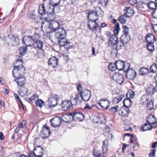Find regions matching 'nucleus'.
Segmentation results:
<instances>
[{"instance_id": "1", "label": "nucleus", "mask_w": 157, "mask_h": 157, "mask_svg": "<svg viewBox=\"0 0 157 157\" xmlns=\"http://www.w3.org/2000/svg\"><path fill=\"white\" fill-rule=\"evenodd\" d=\"M37 34L36 32L32 35L25 36L22 40L23 43L27 46H33L35 40L34 36H36Z\"/></svg>"}, {"instance_id": "2", "label": "nucleus", "mask_w": 157, "mask_h": 157, "mask_svg": "<svg viewBox=\"0 0 157 157\" xmlns=\"http://www.w3.org/2000/svg\"><path fill=\"white\" fill-rule=\"evenodd\" d=\"M35 39L34 43L33 45V47L36 49L37 50H43L44 43L43 42L40 40L41 35L38 33L37 35L34 36Z\"/></svg>"}, {"instance_id": "3", "label": "nucleus", "mask_w": 157, "mask_h": 157, "mask_svg": "<svg viewBox=\"0 0 157 157\" xmlns=\"http://www.w3.org/2000/svg\"><path fill=\"white\" fill-rule=\"evenodd\" d=\"M25 68L23 65H16L14 66V68L13 70V74L14 76H17V75H24L25 74Z\"/></svg>"}, {"instance_id": "4", "label": "nucleus", "mask_w": 157, "mask_h": 157, "mask_svg": "<svg viewBox=\"0 0 157 157\" xmlns=\"http://www.w3.org/2000/svg\"><path fill=\"white\" fill-rule=\"evenodd\" d=\"M38 140V138H35L33 153L35 156L37 157H43L42 155H43L44 153V151L43 147L40 146H36V142Z\"/></svg>"}, {"instance_id": "5", "label": "nucleus", "mask_w": 157, "mask_h": 157, "mask_svg": "<svg viewBox=\"0 0 157 157\" xmlns=\"http://www.w3.org/2000/svg\"><path fill=\"white\" fill-rule=\"evenodd\" d=\"M126 65L128 67L126 69L125 72H126V76L127 78L130 80L134 79L136 76V73L132 69H129L130 65L128 63H127Z\"/></svg>"}, {"instance_id": "6", "label": "nucleus", "mask_w": 157, "mask_h": 157, "mask_svg": "<svg viewBox=\"0 0 157 157\" xmlns=\"http://www.w3.org/2000/svg\"><path fill=\"white\" fill-rule=\"evenodd\" d=\"M15 78L14 81L17 83V86L21 87L25 84L26 79L24 75H17V76H14Z\"/></svg>"}, {"instance_id": "7", "label": "nucleus", "mask_w": 157, "mask_h": 157, "mask_svg": "<svg viewBox=\"0 0 157 157\" xmlns=\"http://www.w3.org/2000/svg\"><path fill=\"white\" fill-rule=\"evenodd\" d=\"M59 100V96L57 94H53L48 100L50 107L55 106L57 104V101Z\"/></svg>"}, {"instance_id": "8", "label": "nucleus", "mask_w": 157, "mask_h": 157, "mask_svg": "<svg viewBox=\"0 0 157 157\" xmlns=\"http://www.w3.org/2000/svg\"><path fill=\"white\" fill-rule=\"evenodd\" d=\"M108 140L107 139L103 141L102 152L99 154V157H104V155L107 153L108 150Z\"/></svg>"}, {"instance_id": "9", "label": "nucleus", "mask_w": 157, "mask_h": 157, "mask_svg": "<svg viewBox=\"0 0 157 157\" xmlns=\"http://www.w3.org/2000/svg\"><path fill=\"white\" fill-rule=\"evenodd\" d=\"M50 133L49 127L46 126V125H44L42 127L40 134L43 138H45L48 137L49 136Z\"/></svg>"}, {"instance_id": "10", "label": "nucleus", "mask_w": 157, "mask_h": 157, "mask_svg": "<svg viewBox=\"0 0 157 157\" xmlns=\"http://www.w3.org/2000/svg\"><path fill=\"white\" fill-rule=\"evenodd\" d=\"M113 79L120 84L123 82L124 78L123 75L119 72L115 73L113 77Z\"/></svg>"}, {"instance_id": "11", "label": "nucleus", "mask_w": 157, "mask_h": 157, "mask_svg": "<svg viewBox=\"0 0 157 157\" xmlns=\"http://www.w3.org/2000/svg\"><path fill=\"white\" fill-rule=\"evenodd\" d=\"M79 93L81 94L82 100L85 101H88L91 96V92L88 90H85L83 91H80Z\"/></svg>"}, {"instance_id": "12", "label": "nucleus", "mask_w": 157, "mask_h": 157, "mask_svg": "<svg viewBox=\"0 0 157 157\" xmlns=\"http://www.w3.org/2000/svg\"><path fill=\"white\" fill-rule=\"evenodd\" d=\"M99 105L102 108L107 109L109 107L110 104L109 101L106 98H103L101 99L99 102Z\"/></svg>"}, {"instance_id": "13", "label": "nucleus", "mask_w": 157, "mask_h": 157, "mask_svg": "<svg viewBox=\"0 0 157 157\" xmlns=\"http://www.w3.org/2000/svg\"><path fill=\"white\" fill-rule=\"evenodd\" d=\"M97 20V19L94 21L92 19H89L87 23L88 27L89 29L92 30H95L98 26V24L96 22Z\"/></svg>"}, {"instance_id": "14", "label": "nucleus", "mask_w": 157, "mask_h": 157, "mask_svg": "<svg viewBox=\"0 0 157 157\" xmlns=\"http://www.w3.org/2000/svg\"><path fill=\"white\" fill-rule=\"evenodd\" d=\"M57 32H56L55 34V37L57 39H60L62 38L65 37L67 36V33L65 30L63 28L59 29Z\"/></svg>"}, {"instance_id": "15", "label": "nucleus", "mask_w": 157, "mask_h": 157, "mask_svg": "<svg viewBox=\"0 0 157 157\" xmlns=\"http://www.w3.org/2000/svg\"><path fill=\"white\" fill-rule=\"evenodd\" d=\"M51 125L53 127H56L59 126L61 123V119L59 117H56L50 120Z\"/></svg>"}, {"instance_id": "16", "label": "nucleus", "mask_w": 157, "mask_h": 157, "mask_svg": "<svg viewBox=\"0 0 157 157\" xmlns=\"http://www.w3.org/2000/svg\"><path fill=\"white\" fill-rule=\"evenodd\" d=\"M48 27L55 32L59 30V29H61L59 28V23L56 21H52V23H50Z\"/></svg>"}, {"instance_id": "17", "label": "nucleus", "mask_w": 157, "mask_h": 157, "mask_svg": "<svg viewBox=\"0 0 157 157\" xmlns=\"http://www.w3.org/2000/svg\"><path fill=\"white\" fill-rule=\"evenodd\" d=\"M59 59L55 56L50 58L48 60V64L52 67L55 68L57 67Z\"/></svg>"}, {"instance_id": "18", "label": "nucleus", "mask_w": 157, "mask_h": 157, "mask_svg": "<svg viewBox=\"0 0 157 157\" xmlns=\"http://www.w3.org/2000/svg\"><path fill=\"white\" fill-rule=\"evenodd\" d=\"M58 43L59 46H64L67 45V49L70 48L71 46H68V44H70V42L68 41L65 38V37L59 39L58 41Z\"/></svg>"}, {"instance_id": "19", "label": "nucleus", "mask_w": 157, "mask_h": 157, "mask_svg": "<svg viewBox=\"0 0 157 157\" xmlns=\"http://www.w3.org/2000/svg\"><path fill=\"white\" fill-rule=\"evenodd\" d=\"M124 11V14L128 17H132L134 13L133 9L129 7H126Z\"/></svg>"}, {"instance_id": "20", "label": "nucleus", "mask_w": 157, "mask_h": 157, "mask_svg": "<svg viewBox=\"0 0 157 157\" xmlns=\"http://www.w3.org/2000/svg\"><path fill=\"white\" fill-rule=\"evenodd\" d=\"M116 67L119 70L121 71L123 70L124 71L126 70V67H127L126 64L125 65L124 62L119 60L116 61Z\"/></svg>"}, {"instance_id": "21", "label": "nucleus", "mask_w": 157, "mask_h": 157, "mask_svg": "<svg viewBox=\"0 0 157 157\" xmlns=\"http://www.w3.org/2000/svg\"><path fill=\"white\" fill-rule=\"evenodd\" d=\"M146 121L149 124H152L154 125H155L154 126L153 128L157 127V122L156 121V119L155 117L150 115L148 117L147 119L146 120Z\"/></svg>"}, {"instance_id": "22", "label": "nucleus", "mask_w": 157, "mask_h": 157, "mask_svg": "<svg viewBox=\"0 0 157 157\" xmlns=\"http://www.w3.org/2000/svg\"><path fill=\"white\" fill-rule=\"evenodd\" d=\"M117 38L115 35L112 34V36L109 38L108 44L109 46H114L117 43Z\"/></svg>"}, {"instance_id": "23", "label": "nucleus", "mask_w": 157, "mask_h": 157, "mask_svg": "<svg viewBox=\"0 0 157 157\" xmlns=\"http://www.w3.org/2000/svg\"><path fill=\"white\" fill-rule=\"evenodd\" d=\"M9 38L10 42L13 46L17 45L19 42L18 37H15L13 35H9Z\"/></svg>"}, {"instance_id": "24", "label": "nucleus", "mask_w": 157, "mask_h": 157, "mask_svg": "<svg viewBox=\"0 0 157 157\" xmlns=\"http://www.w3.org/2000/svg\"><path fill=\"white\" fill-rule=\"evenodd\" d=\"M72 105L71 101L68 100H65L62 103V107L65 110L70 109Z\"/></svg>"}, {"instance_id": "25", "label": "nucleus", "mask_w": 157, "mask_h": 157, "mask_svg": "<svg viewBox=\"0 0 157 157\" xmlns=\"http://www.w3.org/2000/svg\"><path fill=\"white\" fill-rule=\"evenodd\" d=\"M74 119H78L80 120H82L84 119V115L80 112H75L73 113L70 114Z\"/></svg>"}, {"instance_id": "26", "label": "nucleus", "mask_w": 157, "mask_h": 157, "mask_svg": "<svg viewBox=\"0 0 157 157\" xmlns=\"http://www.w3.org/2000/svg\"><path fill=\"white\" fill-rule=\"evenodd\" d=\"M129 112V109L128 108H126L125 109L121 108L118 110V113L122 117H127L128 115Z\"/></svg>"}, {"instance_id": "27", "label": "nucleus", "mask_w": 157, "mask_h": 157, "mask_svg": "<svg viewBox=\"0 0 157 157\" xmlns=\"http://www.w3.org/2000/svg\"><path fill=\"white\" fill-rule=\"evenodd\" d=\"M56 7H57L50 3L46 7L47 14L50 15L53 13Z\"/></svg>"}, {"instance_id": "28", "label": "nucleus", "mask_w": 157, "mask_h": 157, "mask_svg": "<svg viewBox=\"0 0 157 157\" xmlns=\"http://www.w3.org/2000/svg\"><path fill=\"white\" fill-rule=\"evenodd\" d=\"M39 13L41 15H43L46 14H47V11H46V8H45L44 4H42L39 6Z\"/></svg>"}, {"instance_id": "29", "label": "nucleus", "mask_w": 157, "mask_h": 157, "mask_svg": "<svg viewBox=\"0 0 157 157\" xmlns=\"http://www.w3.org/2000/svg\"><path fill=\"white\" fill-rule=\"evenodd\" d=\"M85 12L87 15V17L88 19H89L90 17L92 16H97L98 15L97 11L95 10L94 11L91 10L89 9L86 10Z\"/></svg>"}, {"instance_id": "30", "label": "nucleus", "mask_w": 157, "mask_h": 157, "mask_svg": "<svg viewBox=\"0 0 157 157\" xmlns=\"http://www.w3.org/2000/svg\"><path fill=\"white\" fill-rule=\"evenodd\" d=\"M147 93L148 95H152L156 92L155 88V86L153 85L150 84L148 86L147 90Z\"/></svg>"}, {"instance_id": "31", "label": "nucleus", "mask_w": 157, "mask_h": 157, "mask_svg": "<svg viewBox=\"0 0 157 157\" xmlns=\"http://www.w3.org/2000/svg\"><path fill=\"white\" fill-rule=\"evenodd\" d=\"M146 40L148 43H153L155 40V38L152 34L149 33L146 36Z\"/></svg>"}, {"instance_id": "32", "label": "nucleus", "mask_w": 157, "mask_h": 157, "mask_svg": "<svg viewBox=\"0 0 157 157\" xmlns=\"http://www.w3.org/2000/svg\"><path fill=\"white\" fill-rule=\"evenodd\" d=\"M120 40L125 44H126L129 42L130 40V36L128 35H122L120 37Z\"/></svg>"}, {"instance_id": "33", "label": "nucleus", "mask_w": 157, "mask_h": 157, "mask_svg": "<svg viewBox=\"0 0 157 157\" xmlns=\"http://www.w3.org/2000/svg\"><path fill=\"white\" fill-rule=\"evenodd\" d=\"M153 128L152 125L148 124H144L140 128L143 131L151 130Z\"/></svg>"}, {"instance_id": "34", "label": "nucleus", "mask_w": 157, "mask_h": 157, "mask_svg": "<svg viewBox=\"0 0 157 157\" xmlns=\"http://www.w3.org/2000/svg\"><path fill=\"white\" fill-rule=\"evenodd\" d=\"M123 103L124 106L128 108L131 106L132 102L130 98H126L123 101Z\"/></svg>"}, {"instance_id": "35", "label": "nucleus", "mask_w": 157, "mask_h": 157, "mask_svg": "<svg viewBox=\"0 0 157 157\" xmlns=\"http://www.w3.org/2000/svg\"><path fill=\"white\" fill-rule=\"evenodd\" d=\"M149 100V98L147 95H143L141 98L140 101V104L143 105L146 104Z\"/></svg>"}, {"instance_id": "36", "label": "nucleus", "mask_w": 157, "mask_h": 157, "mask_svg": "<svg viewBox=\"0 0 157 157\" xmlns=\"http://www.w3.org/2000/svg\"><path fill=\"white\" fill-rule=\"evenodd\" d=\"M22 56H19L17 59L14 62V66H16V65H22Z\"/></svg>"}, {"instance_id": "37", "label": "nucleus", "mask_w": 157, "mask_h": 157, "mask_svg": "<svg viewBox=\"0 0 157 157\" xmlns=\"http://www.w3.org/2000/svg\"><path fill=\"white\" fill-rule=\"evenodd\" d=\"M124 45H125V44L122 42V41L121 40L120 41L117 40V43L115 45L114 47H116L118 48V50H119L122 49Z\"/></svg>"}, {"instance_id": "38", "label": "nucleus", "mask_w": 157, "mask_h": 157, "mask_svg": "<svg viewBox=\"0 0 157 157\" xmlns=\"http://www.w3.org/2000/svg\"><path fill=\"white\" fill-rule=\"evenodd\" d=\"M147 6L149 9L152 10L157 8V3L151 2L147 4Z\"/></svg>"}, {"instance_id": "39", "label": "nucleus", "mask_w": 157, "mask_h": 157, "mask_svg": "<svg viewBox=\"0 0 157 157\" xmlns=\"http://www.w3.org/2000/svg\"><path fill=\"white\" fill-rule=\"evenodd\" d=\"M99 119L100 120L101 124H105L106 123V117L103 114H100L99 116Z\"/></svg>"}, {"instance_id": "40", "label": "nucleus", "mask_w": 157, "mask_h": 157, "mask_svg": "<svg viewBox=\"0 0 157 157\" xmlns=\"http://www.w3.org/2000/svg\"><path fill=\"white\" fill-rule=\"evenodd\" d=\"M148 72V69L144 67L141 68L139 71L140 74L141 75H145Z\"/></svg>"}, {"instance_id": "41", "label": "nucleus", "mask_w": 157, "mask_h": 157, "mask_svg": "<svg viewBox=\"0 0 157 157\" xmlns=\"http://www.w3.org/2000/svg\"><path fill=\"white\" fill-rule=\"evenodd\" d=\"M135 95V92L132 89L129 90L126 94L127 98H132Z\"/></svg>"}, {"instance_id": "42", "label": "nucleus", "mask_w": 157, "mask_h": 157, "mask_svg": "<svg viewBox=\"0 0 157 157\" xmlns=\"http://www.w3.org/2000/svg\"><path fill=\"white\" fill-rule=\"evenodd\" d=\"M127 17V16L124 14L119 17V21L121 24H124L126 23Z\"/></svg>"}, {"instance_id": "43", "label": "nucleus", "mask_w": 157, "mask_h": 157, "mask_svg": "<svg viewBox=\"0 0 157 157\" xmlns=\"http://www.w3.org/2000/svg\"><path fill=\"white\" fill-rule=\"evenodd\" d=\"M111 47V54L112 56H117L118 52V48L116 47H114L113 46H110Z\"/></svg>"}, {"instance_id": "44", "label": "nucleus", "mask_w": 157, "mask_h": 157, "mask_svg": "<svg viewBox=\"0 0 157 157\" xmlns=\"http://www.w3.org/2000/svg\"><path fill=\"white\" fill-rule=\"evenodd\" d=\"M39 97L38 95L34 94L32 95L28 100V101L30 103L33 102L35 100L37 99Z\"/></svg>"}, {"instance_id": "45", "label": "nucleus", "mask_w": 157, "mask_h": 157, "mask_svg": "<svg viewBox=\"0 0 157 157\" xmlns=\"http://www.w3.org/2000/svg\"><path fill=\"white\" fill-rule=\"evenodd\" d=\"M117 65L116 63H111L109 64L108 66L109 69L112 71H114L116 69Z\"/></svg>"}, {"instance_id": "46", "label": "nucleus", "mask_w": 157, "mask_h": 157, "mask_svg": "<svg viewBox=\"0 0 157 157\" xmlns=\"http://www.w3.org/2000/svg\"><path fill=\"white\" fill-rule=\"evenodd\" d=\"M20 53L22 56L25 55L27 52V49L25 47H21L19 48Z\"/></svg>"}, {"instance_id": "47", "label": "nucleus", "mask_w": 157, "mask_h": 157, "mask_svg": "<svg viewBox=\"0 0 157 157\" xmlns=\"http://www.w3.org/2000/svg\"><path fill=\"white\" fill-rule=\"evenodd\" d=\"M82 98L81 96V94L80 93L79 94H77L75 97L73 99V100H75L76 101V103H80L82 101Z\"/></svg>"}, {"instance_id": "48", "label": "nucleus", "mask_w": 157, "mask_h": 157, "mask_svg": "<svg viewBox=\"0 0 157 157\" xmlns=\"http://www.w3.org/2000/svg\"><path fill=\"white\" fill-rule=\"evenodd\" d=\"M147 49L148 50L152 52L154 50V46L153 43H148L147 44Z\"/></svg>"}, {"instance_id": "49", "label": "nucleus", "mask_w": 157, "mask_h": 157, "mask_svg": "<svg viewBox=\"0 0 157 157\" xmlns=\"http://www.w3.org/2000/svg\"><path fill=\"white\" fill-rule=\"evenodd\" d=\"M28 16L29 18L34 19L36 21H37L38 20V17L32 13H29L28 15Z\"/></svg>"}, {"instance_id": "50", "label": "nucleus", "mask_w": 157, "mask_h": 157, "mask_svg": "<svg viewBox=\"0 0 157 157\" xmlns=\"http://www.w3.org/2000/svg\"><path fill=\"white\" fill-rule=\"evenodd\" d=\"M154 108L153 101L152 100H151L150 101L147 103V108L148 110H151Z\"/></svg>"}, {"instance_id": "51", "label": "nucleus", "mask_w": 157, "mask_h": 157, "mask_svg": "<svg viewBox=\"0 0 157 157\" xmlns=\"http://www.w3.org/2000/svg\"><path fill=\"white\" fill-rule=\"evenodd\" d=\"M151 72L154 73L157 71V66L155 63H153L150 68Z\"/></svg>"}, {"instance_id": "52", "label": "nucleus", "mask_w": 157, "mask_h": 157, "mask_svg": "<svg viewBox=\"0 0 157 157\" xmlns=\"http://www.w3.org/2000/svg\"><path fill=\"white\" fill-rule=\"evenodd\" d=\"M120 29L119 23H117L115 24L114 26V35H117L119 33V29Z\"/></svg>"}, {"instance_id": "53", "label": "nucleus", "mask_w": 157, "mask_h": 157, "mask_svg": "<svg viewBox=\"0 0 157 157\" xmlns=\"http://www.w3.org/2000/svg\"><path fill=\"white\" fill-rule=\"evenodd\" d=\"M62 120L64 122L69 123L70 122L69 116L67 115H64L62 116Z\"/></svg>"}, {"instance_id": "54", "label": "nucleus", "mask_w": 157, "mask_h": 157, "mask_svg": "<svg viewBox=\"0 0 157 157\" xmlns=\"http://www.w3.org/2000/svg\"><path fill=\"white\" fill-rule=\"evenodd\" d=\"M36 105L37 106L40 107H42L44 104V102L41 99H37V101L36 102Z\"/></svg>"}, {"instance_id": "55", "label": "nucleus", "mask_w": 157, "mask_h": 157, "mask_svg": "<svg viewBox=\"0 0 157 157\" xmlns=\"http://www.w3.org/2000/svg\"><path fill=\"white\" fill-rule=\"evenodd\" d=\"M50 3L57 7L60 0H50Z\"/></svg>"}, {"instance_id": "56", "label": "nucleus", "mask_w": 157, "mask_h": 157, "mask_svg": "<svg viewBox=\"0 0 157 157\" xmlns=\"http://www.w3.org/2000/svg\"><path fill=\"white\" fill-rule=\"evenodd\" d=\"M119 108V106L118 105H116L113 107L111 108L109 110L111 112L116 113L118 111V109Z\"/></svg>"}, {"instance_id": "57", "label": "nucleus", "mask_w": 157, "mask_h": 157, "mask_svg": "<svg viewBox=\"0 0 157 157\" xmlns=\"http://www.w3.org/2000/svg\"><path fill=\"white\" fill-rule=\"evenodd\" d=\"M124 29L123 31V34L122 35H128V28L125 25H124L123 27Z\"/></svg>"}, {"instance_id": "58", "label": "nucleus", "mask_w": 157, "mask_h": 157, "mask_svg": "<svg viewBox=\"0 0 157 157\" xmlns=\"http://www.w3.org/2000/svg\"><path fill=\"white\" fill-rule=\"evenodd\" d=\"M124 97V95H122L121 96H118L117 97H115L113 98V101H114V100H118V101L117 102V103H118L121 100L122 98H123Z\"/></svg>"}, {"instance_id": "59", "label": "nucleus", "mask_w": 157, "mask_h": 157, "mask_svg": "<svg viewBox=\"0 0 157 157\" xmlns=\"http://www.w3.org/2000/svg\"><path fill=\"white\" fill-rule=\"evenodd\" d=\"M156 151L155 149H151L150 152L149 153L148 157H153L155 155Z\"/></svg>"}, {"instance_id": "60", "label": "nucleus", "mask_w": 157, "mask_h": 157, "mask_svg": "<svg viewBox=\"0 0 157 157\" xmlns=\"http://www.w3.org/2000/svg\"><path fill=\"white\" fill-rule=\"evenodd\" d=\"M26 124V121L25 120H23L20 124L19 126L20 128H23L25 126Z\"/></svg>"}, {"instance_id": "61", "label": "nucleus", "mask_w": 157, "mask_h": 157, "mask_svg": "<svg viewBox=\"0 0 157 157\" xmlns=\"http://www.w3.org/2000/svg\"><path fill=\"white\" fill-rule=\"evenodd\" d=\"M93 155L94 157H98V150L96 149H94L92 152Z\"/></svg>"}, {"instance_id": "62", "label": "nucleus", "mask_w": 157, "mask_h": 157, "mask_svg": "<svg viewBox=\"0 0 157 157\" xmlns=\"http://www.w3.org/2000/svg\"><path fill=\"white\" fill-rule=\"evenodd\" d=\"M152 16L154 18L157 19V8H155L153 12Z\"/></svg>"}, {"instance_id": "63", "label": "nucleus", "mask_w": 157, "mask_h": 157, "mask_svg": "<svg viewBox=\"0 0 157 157\" xmlns=\"http://www.w3.org/2000/svg\"><path fill=\"white\" fill-rule=\"evenodd\" d=\"M104 134L105 135H106V134H108L109 132V127H107L106 126L104 130Z\"/></svg>"}, {"instance_id": "64", "label": "nucleus", "mask_w": 157, "mask_h": 157, "mask_svg": "<svg viewBox=\"0 0 157 157\" xmlns=\"http://www.w3.org/2000/svg\"><path fill=\"white\" fill-rule=\"evenodd\" d=\"M14 96L21 103V105H22V107H23V104L22 103V102L21 101V100L20 99V98L19 96L17 94H14Z\"/></svg>"}]
</instances>
